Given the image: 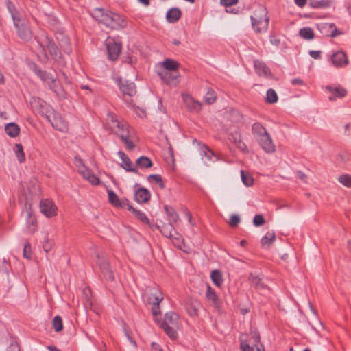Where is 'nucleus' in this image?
Instances as JSON below:
<instances>
[{
    "mask_svg": "<svg viewBox=\"0 0 351 351\" xmlns=\"http://www.w3.org/2000/svg\"><path fill=\"white\" fill-rule=\"evenodd\" d=\"M160 327L172 339L177 338L176 330L181 328V320L179 315L174 312H168L165 315Z\"/></svg>",
    "mask_w": 351,
    "mask_h": 351,
    "instance_id": "obj_1",
    "label": "nucleus"
},
{
    "mask_svg": "<svg viewBox=\"0 0 351 351\" xmlns=\"http://www.w3.org/2000/svg\"><path fill=\"white\" fill-rule=\"evenodd\" d=\"M161 66L164 71L160 73L162 80L167 84H172L176 82L178 77V70L180 68V63L173 59H165Z\"/></svg>",
    "mask_w": 351,
    "mask_h": 351,
    "instance_id": "obj_2",
    "label": "nucleus"
},
{
    "mask_svg": "<svg viewBox=\"0 0 351 351\" xmlns=\"http://www.w3.org/2000/svg\"><path fill=\"white\" fill-rule=\"evenodd\" d=\"M252 27L256 32H264L267 29L269 17L265 8L258 7L251 16Z\"/></svg>",
    "mask_w": 351,
    "mask_h": 351,
    "instance_id": "obj_3",
    "label": "nucleus"
},
{
    "mask_svg": "<svg viewBox=\"0 0 351 351\" xmlns=\"http://www.w3.org/2000/svg\"><path fill=\"white\" fill-rule=\"evenodd\" d=\"M114 133L121 137L128 149H132L134 147L132 140L135 136V132L127 122L123 121Z\"/></svg>",
    "mask_w": 351,
    "mask_h": 351,
    "instance_id": "obj_4",
    "label": "nucleus"
},
{
    "mask_svg": "<svg viewBox=\"0 0 351 351\" xmlns=\"http://www.w3.org/2000/svg\"><path fill=\"white\" fill-rule=\"evenodd\" d=\"M241 349L242 351H264L263 345L260 343V337L257 331L251 332L248 343L241 340Z\"/></svg>",
    "mask_w": 351,
    "mask_h": 351,
    "instance_id": "obj_5",
    "label": "nucleus"
},
{
    "mask_svg": "<svg viewBox=\"0 0 351 351\" xmlns=\"http://www.w3.org/2000/svg\"><path fill=\"white\" fill-rule=\"evenodd\" d=\"M40 210L43 215L47 218L58 215V208L56 204L49 199H42L40 202Z\"/></svg>",
    "mask_w": 351,
    "mask_h": 351,
    "instance_id": "obj_6",
    "label": "nucleus"
},
{
    "mask_svg": "<svg viewBox=\"0 0 351 351\" xmlns=\"http://www.w3.org/2000/svg\"><path fill=\"white\" fill-rule=\"evenodd\" d=\"M106 45L109 59L113 61L116 60L121 53V43L115 41L114 39L111 37H108L106 40Z\"/></svg>",
    "mask_w": 351,
    "mask_h": 351,
    "instance_id": "obj_7",
    "label": "nucleus"
},
{
    "mask_svg": "<svg viewBox=\"0 0 351 351\" xmlns=\"http://www.w3.org/2000/svg\"><path fill=\"white\" fill-rule=\"evenodd\" d=\"M120 90L123 93L124 100L128 104H132V97L136 95V86L133 82H124L120 84Z\"/></svg>",
    "mask_w": 351,
    "mask_h": 351,
    "instance_id": "obj_8",
    "label": "nucleus"
},
{
    "mask_svg": "<svg viewBox=\"0 0 351 351\" xmlns=\"http://www.w3.org/2000/svg\"><path fill=\"white\" fill-rule=\"evenodd\" d=\"M127 25L125 17L118 14L112 13L107 26L111 29H119Z\"/></svg>",
    "mask_w": 351,
    "mask_h": 351,
    "instance_id": "obj_9",
    "label": "nucleus"
},
{
    "mask_svg": "<svg viewBox=\"0 0 351 351\" xmlns=\"http://www.w3.org/2000/svg\"><path fill=\"white\" fill-rule=\"evenodd\" d=\"M123 121L119 119L116 114L109 113L106 119L105 127L114 133Z\"/></svg>",
    "mask_w": 351,
    "mask_h": 351,
    "instance_id": "obj_10",
    "label": "nucleus"
},
{
    "mask_svg": "<svg viewBox=\"0 0 351 351\" xmlns=\"http://www.w3.org/2000/svg\"><path fill=\"white\" fill-rule=\"evenodd\" d=\"M183 101L186 108L191 112H199L202 109V104L195 100L190 95L185 94L182 95Z\"/></svg>",
    "mask_w": 351,
    "mask_h": 351,
    "instance_id": "obj_11",
    "label": "nucleus"
},
{
    "mask_svg": "<svg viewBox=\"0 0 351 351\" xmlns=\"http://www.w3.org/2000/svg\"><path fill=\"white\" fill-rule=\"evenodd\" d=\"M112 12L102 8H95L92 11V16L97 21L104 23L106 26L110 20Z\"/></svg>",
    "mask_w": 351,
    "mask_h": 351,
    "instance_id": "obj_12",
    "label": "nucleus"
},
{
    "mask_svg": "<svg viewBox=\"0 0 351 351\" xmlns=\"http://www.w3.org/2000/svg\"><path fill=\"white\" fill-rule=\"evenodd\" d=\"M333 65L336 67L344 66L348 64L346 54L343 51H337L331 58Z\"/></svg>",
    "mask_w": 351,
    "mask_h": 351,
    "instance_id": "obj_13",
    "label": "nucleus"
},
{
    "mask_svg": "<svg viewBox=\"0 0 351 351\" xmlns=\"http://www.w3.org/2000/svg\"><path fill=\"white\" fill-rule=\"evenodd\" d=\"M97 264L105 277L109 279L113 278L112 271L110 267L109 263L106 259L104 258H99L97 261Z\"/></svg>",
    "mask_w": 351,
    "mask_h": 351,
    "instance_id": "obj_14",
    "label": "nucleus"
},
{
    "mask_svg": "<svg viewBox=\"0 0 351 351\" xmlns=\"http://www.w3.org/2000/svg\"><path fill=\"white\" fill-rule=\"evenodd\" d=\"M27 226L29 231L31 233H34L37 230L38 221L36 216L35 215L32 208H29L27 210Z\"/></svg>",
    "mask_w": 351,
    "mask_h": 351,
    "instance_id": "obj_15",
    "label": "nucleus"
},
{
    "mask_svg": "<svg viewBox=\"0 0 351 351\" xmlns=\"http://www.w3.org/2000/svg\"><path fill=\"white\" fill-rule=\"evenodd\" d=\"M259 144L262 147V148L267 152H273L275 150V146L269 136L267 134L265 135L263 138H261L258 141Z\"/></svg>",
    "mask_w": 351,
    "mask_h": 351,
    "instance_id": "obj_16",
    "label": "nucleus"
},
{
    "mask_svg": "<svg viewBox=\"0 0 351 351\" xmlns=\"http://www.w3.org/2000/svg\"><path fill=\"white\" fill-rule=\"evenodd\" d=\"M206 297L214 306H217L219 305L220 302L219 296L210 285H207L206 286Z\"/></svg>",
    "mask_w": 351,
    "mask_h": 351,
    "instance_id": "obj_17",
    "label": "nucleus"
},
{
    "mask_svg": "<svg viewBox=\"0 0 351 351\" xmlns=\"http://www.w3.org/2000/svg\"><path fill=\"white\" fill-rule=\"evenodd\" d=\"M118 154L121 160V166L127 171H134V165L128 156L123 152H119Z\"/></svg>",
    "mask_w": 351,
    "mask_h": 351,
    "instance_id": "obj_18",
    "label": "nucleus"
},
{
    "mask_svg": "<svg viewBox=\"0 0 351 351\" xmlns=\"http://www.w3.org/2000/svg\"><path fill=\"white\" fill-rule=\"evenodd\" d=\"M150 199V193L148 190L141 188L136 191L135 193V199L138 203H146Z\"/></svg>",
    "mask_w": 351,
    "mask_h": 351,
    "instance_id": "obj_19",
    "label": "nucleus"
},
{
    "mask_svg": "<svg viewBox=\"0 0 351 351\" xmlns=\"http://www.w3.org/2000/svg\"><path fill=\"white\" fill-rule=\"evenodd\" d=\"M80 173L92 185L97 186L100 183L99 179L88 169L80 170Z\"/></svg>",
    "mask_w": 351,
    "mask_h": 351,
    "instance_id": "obj_20",
    "label": "nucleus"
},
{
    "mask_svg": "<svg viewBox=\"0 0 351 351\" xmlns=\"http://www.w3.org/2000/svg\"><path fill=\"white\" fill-rule=\"evenodd\" d=\"M108 201L115 208H122L124 205L123 202L112 190H108Z\"/></svg>",
    "mask_w": 351,
    "mask_h": 351,
    "instance_id": "obj_21",
    "label": "nucleus"
},
{
    "mask_svg": "<svg viewBox=\"0 0 351 351\" xmlns=\"http://www.w3.org/2000/svg\"><path fill=\"white\" fill-rule=\"evenodd\" d=\"M181 14V11L178 8H171L167 13V20L169 23H175L180 19Z\"/></svg>",
    "mask_w": 351,
    "mask_h": 351,
    "instance_id": "obj_22",
    "label": "nucleus"
},
{
    "mask_svg": "<svg viewBox=\"0 0 351 351\" xmlns=\"http://www.w3.org/2000/svg\"><path fill=\"white\" fill-rule=\"evenodd\" d=\"M164 209L168 217V220L171 224L176 223L178 221L179 215L173 208L169 206H165Z\"/></svg>",
    "mask_w": 351,
    "mask_h": 351,
    "instance_id": "obj_23",
    "label": "nucleus"
},
{
    "mask_svg": "<svg viewBox=\"0 0 351 351\" xmlns=\"http://www.w3.org/2000/svg\"><path fill=\"white\" fill-rule=\"evenodd\" d=\"M254 66L256 73L259 75L265 77L270 75V71L264 63L259 61H256L254 62Z\"/></svg>",
    "mask_w": 351,
    "mask_h": 351,
    "instance_id": "obj_24",
    "label": "nucleus"
},
{
    "mask_svg": "<svg viewBox=\"0 0 351 351\" xmlns=\"http://www.w3.org/2000/svg\"><path fill=\"white\" fill-rule=\"evenodd\" d=\"M5 132L10 137H16L20 132V128L16 123H11L6 125L5 128Z\"/></svg>",
    "mask_w": 351,
    "mask_h": 351,
    "instance_id": "obj_25",
    "label": "nucleus"
},
{
    "mask_svg": "<svg viewBox=\"0 0 351 351\" xmlns=\"http://www.w3.org/2000/svg\"><path fill=\"white\" fill-rule=\"evenodd\" d=\"M210 278L213 282L216 287H220L223 285V276L219 270L215 269L212 271L210 274Z\"/></svg>",
    "mask_w": 351,
    "mask_h": 351,
    "instance_id": "obj_26",
    "label": "nucleus"
},
{
    "mask_svg": "<svg viewBox=\"0 0 351 351\" xmlns=\"http://www.w3.org/2000/svg\"><path fill=\"white\" fill-rule=\"evenodd\" d=\"M128 209L129 211L132 212L135 215V217H137L141 222L145 224H149V220L145 213H142L138 210H136L132 206H128Z\"/></svg>",
    "mask_w": 351,
    "mask_h": 351,
    "instance_id": "obj_27",
    "label": "nucleus"
},
{
    "mask_svg": "<svg viewBox=\"0 0 351 351\" xmlns=\"http://www.w3.org/2000/svg\"><path fill=\"white\" fill-rule=\"evenodd\" d=\"M252 132L257 137L258 141L261 138H263L265 135L267 134V132L265 128L260 123H254L252 126Z\"/></svg>",
    "mask_w": 351,
    "mask_h": 351,
    "instance_id": "obj_28",
    "label": "nucleus"
},
{
    "mask_svg": "<svg viewBox=\"0 0 351 351\" xmlns=\"http://www.w3.org/2000/svg\"><path fill=\"white\" fill-rule=\"evenodd\" d=\"M276 235L274 232H268L261 239V245L263 247L270 246L275 241Z\"/></svg>",
    "mask_w": 351,
    "mask_h": 351,
    "instance_id": "obj_29",
    "label": "nucleus"
},
{
    "mask_svg": "<svg viewBox=\"0 0 351 351\" xmlns=\"http://www.w3.org/2000/svg\"><path fill=\"white\" fill-rule=\"evenodd\" d=\"M14 151L19 162L25 161V155L21 144L17 143L14 146Z\"/></svg>",
    "mask_w": 351,
    "mask_h": 351,
    "instance_id": "obj_30",
    "label": "nucleus"
},
{
    "mask_svg": "<svg viewBox=\"0 0 351 351\" xmlns=\"http://www.w3.org/2000/svg\"><path fill=\"white\" fill-rule=\"evenodd\" d=\"M331 0L311 1L310 5L313 8H326L331 5Z\"/></svg>",
    "mask_w": 351,
    "mask_h": 351,
    "instance_id": "obj_31",
    "label": "nucleus"
},
{
    "mask_svg": "<svg viewBox=\"0 0 351 351\" xmlns=\"http://www.w3.org/2000/svg\"><path fill=\"white\" fill-rule=\"evenodd\" d=\"M299 35L305 40H312L314 38V32L311 27L300 29Z\"/></svg>",
    "mask_w": 351,
    "mask_h": 351,
    "instance_id": "obj_32",
    "label": "nucleus"
},
{
    "mask_svg": "<svg viewBox=\"0 0 351 351\" xmlns=\"http://www.w3.org/2000/svg\"><path fill=\"white\" fill-rule=\"evenodd\" d=\"M241 175L242 182L246 186H252L253 185L254 178L250 173L244 171H241Z\"/></svg>",
    "mask_w": 351,
    "mask_h": 351,
    "instance_id": "obj_33",
    "label": "nucleus"
},
{
    "mask_svg": "<svg viewBox=\"0 0 351 351\" xmlns=\"http://www.w3.org/2000/svg\"><path fill=\"white\" fill-rule=\"evenodd\" d=\"M147 180L151 183L157 184L160 189L165 188L164 182L160 175H150L147 177Z\"/></svg>",
    "mask_w": 351,
    "mask_h": 351,
    "instance_id": "obj_34",
    "label": "nucleus"
},
{
    "mask_svg": "<svg viewBox=\"0 0 351 351\" xmlns=\"http://www.w3.org/2000/svg\"><path fill=\"white\" fill-rule=\"evenodd\" d=\"M233 143L235 146L241 152H247V148L245 143L241 138L240 134L237 135V136L234 137Z\"/></svg>",
    "mask_w": 351,
    "mask_h": 351,
    "instance_id": "obj_35",
    "label": "nucleus"
},
{
    "mask_svg": "<svg viewBox=\"0 0 351 351\" xmlns=\"http://www.w3.org/2000/svg\"><path fill=\"white\" fill-rule=\"evenodd\" d=\"M136 164L141 168H149L152 166V162L151 160L146 156L140 157L137 161Z\"/></svg>",
    "mask_w": 351,
    "mask_h": 351,
    "instance_id": "obj_36",
    "label": "nucleus"
},
{
    "mask_svg": "<svg viewBox=\"0 0 351 351\" xmlns=\"http://www.w3.org/2000/svg\"><path fill=\"white\" fill-rule=\"evenodd\" d=\"M162 300V294L160 292H156L150 296L149 302V303L152 304L153 306H159L160 302Z\"/></svg>",
    "mask_w": 351,
    "mask_h": 351,
    "instance_id": "obj_37",
    "label": "nucleus"
},
{
    "mask_svg": "<svg viewBox=\"0 0 351 351\" xmlns=\"http://www.w3.org/2000/svg\"><path fill=\"white\" fill-rule=\"evenodd\" d=\"M278 95L276 91L273 89H269L267 92L266 102L269 104H274L278 101Z\"/></svg>",
    "mask_w": 351,
    "mask_h": 351,
    "instance_id": "obj_38",
    "label": "nucleus"
},
{
    "mask_svg": "<svg viewBox=\"0 0 351 351\" xmlns=\"http://www.w3.org/2000/svg\"><path fill=\"white\" fill-rule=\"evenodd\" d=\"M202 149L203 156L208 160H211L213 157H215L217 160H218L217 156L209 147L206 145H203Z\"/></svg>",
    "mask_w": 351,
    "mask_h": 351,
    "instance_id": "obj_39",
    "label": "nucleus"
},
{
    "mask_svg": "<svg viewBox=\"0 0 351 351\" xmlns=\"http://www.w3.org/2000/svg\"><path fill=\"white\" fill-rule=\"evenodd\" d=\"M53 327L54 330L59 332L63 329V324L62 318L60 316H56L53 319Z\"/></svg>",
    "mask_w": 351,
    "mask_h": 351,
    "instance_id": "obj_40",
    "label": "nucleus"
},
{
    "mask_svg": "<svg viewBox=\"0 0 351 351\" xmlns=\"http://www.w3.org/2000/svg\"><path fill=\"white\" fill-rule=\"evenodd\" d=\"M339 182L343 186L350 188L351 187V176L348 174H343L338 178Z\"/></svg>",
    "mask_w": 351,
    "mask_h": 351,
    "instance_id": "obj_41",
    "label": "nucleus"
},
{
    "mask_svg": "<svg viewBox=\"0 0 351 351\" xmlns=\"http://www.w3.org/2000/svg\"><path fill=\"white\" fill-rule=\"evenodd\" d=\"M204 99L205 101L208 104H213L216 100V95L215 91L212 89H209L204 97Z\"/></svg>",
    "mask_w": 351,
    "mask_h": 351,
    "instance_id": "obj_42",
    "label": "nucleus"
},
{
    "mask_svg": "<svg viewBox=\"0 0 351 351\" xmlns=\"http://www.w3.org/2000/svg\"><path fill=\"white\" fill-rule=\"evenodd\" d=\"M326 27L328 29V32H330L329 36L331 37H335L342 34L341 32L337 29L335 25L333 23L327 24Z\"/></svg>",
    "mask_w": 351,
    "mask_h": 351,
    "instance_id": "obj_43",
    "label": "nucleus"
},
{
    "mask_svg": "<svg viewBox=\"0 0 351 351\" xmlns=\"http://www.w3.org/2000/svg\"><path fill=\"white\" fill-rule=\"evenodd\" d=\"M326 27L328 29V32H330L329 36L331 37H335L342 34L341 32L337 29L335 25L333 23L327 24Z\"/></svg>",
    "mask_w": 351,
    "mask_h": 351,
    "instance_id": "obj_44",
    "label": "nucleus"
},
{
    "mask_svg": "<svg viewBox=\"0 0 351 351\" xmlns=\"http://www.w3.org/2000/svg\"><path fill=\"white\" fill-rule=\"evenodd\" d=\"M326 27L328 29V32H330L329 36L331 37H335L342 34L341 32L337 29L335 25L333 23L327 24Z\"/></svg>",
    "mask_w": 351,
    "mask_h": 351,
    "instance_id": "obj_45",
    "label": "nucleus"
},
{
    "mask_svg": "<svg viewBox=\"0 0 351 351\" xmlns=\"http://www.w3.org/2000/svg\"><path fill=\"white\" fill-rule=\"evenodd\" d=\"M328 89L337 97H343L346 95V90L341 87L331 88L328 87Z\"/></svg>",
    "mask_w": 351,
    "mask_h": 351,
    "instance_id": "obj_46",
    "label": "nucleus"
},
{
    "mask_svg": "<svg viewBox=\"0 0 351 351\" xmlns=\"http://www.w3.org/2000/svg\"><path fill=\"white\" fill-rule=\"evenodd\" d=\"M23 256L27 259H30L32 257V248L29 243H27L24 246Z\"/></svg>",
    "mask_w": 351,
    "mask_h": 351,
    "instance_id": "obj_47",
    "label": "nucleus"
},
{
    "mask_svg": "<svg viewBox=\"0 0 351 351\" xmlns=\"http://www.w3.org/2000/svg\"><path fill=\"white\" fill-rule=\"evenodd\" d=\"M132 108V110L140 117L145 116V110L135 106L134 103L132 102V104H128Z\"/></svg>",
    "mask_w": 351,
    "mask_h": 351,
    "instance_id": "obj_48",
    "label": "nucleus"
},
{
    "mask_svg": "<svg viewBox=\"0 0 351 351\" xmlns=\"http://www.w3.org/2000/svg\"><path fill=\"white\" fill-rule=\"evenodd\" d=\"M265 223L263 217L261 215H256L254 218V224L256 226H261Z\"/></svg>",
    "mask_w": 351,
    "mask_h": 351,
    "instance_id": "obj_49",
    "label": "nucleus"
},
{
    "mask_svg": "<svg viewBox=\"0 0 351 351\" xmlns=\"http://www.w3.org/2000/svg\"><path fill=\"white\" fill-rule=\"evenodd\" d=\"M240 222V219L237 215H232L230 217L229 221V225L232 227H234L237 226V224Z\"/></svg>",
    "mask_w": 351,
    "mask_h": 351,
    "instance_id": "obj_50",
    "label": "nucleus"
},
{
    "mask_svg": "<svg viewBox=\"0 0 351 351\" xmlns=\"http://www.w3.org/2000/svg\"><path fill=\"white\" fill-rule=\"evenodd\" d=\"M237 3L238 0H220V3L225 7L232 6Z\"/></svg>",
    "mask_w": 351,
    "mask_h": 351,
    "instance_id": "obj_51",
    "label": "nucleus"
},
{
    "mask_svg": "<svg viewBox=\"0 0 351 351\" xmlns=\"http://www.w3.org/2000/svg\"><path fill=\"white\" fill-rule=\"evenodd\" d=\"M270 42L272 45L275 46H278L280 43V40L278 36L272 35L270 37Z\"/></svg>",
    "mask_w": 351,
    "mask_h": 351,
    "instance_id": "obj_52",
    "label": "nucleus"
},
{
    "mask_svg": "<svg viewBox=\"0 0 351 351\" xmlns=\"http://www.w3.org/2000/svg\"><path fill=\"white\" fill-rule=\"evenodd\" d=\"M291 84L293 86H303L304 84V81L300 78L293 79L291 81Z\"/></svg>",
    "mask_w": 351,
    "mask_h": 351,
    "instance_id": "obj_53",
    "label": "nucleus"
},
{
    "mask_svg": "<svg viewBox=\"0 0 351 351\" xmlns=\"http://www.w3.org/2000/svg\"><path fill=\"white\" fill-rule=\"evenodd\" d=\"M7 351H19V347L16 343H12L8 347Z\"/></svg>",
    "mask_w": 351,
    "mask_h": 351,
    "instance_id": "obj_54",
    "label": "nucleus"
},
{
    "mask_svg": "<svg viewBox=\"0 0 351 351\" xmlns=\"http://www.w3.org/2000/svg\"><path fill=\"white\" fill-rule=\"evenodd\" d=\"M310 56L314 59H318L320 57V51H311Z\"/></svg>",
    "mask_w": 351,
    "mask_h": 351,
    "instance_id": "obj_55",
    "label": "nucleus"
},
{
    "mask_svg": "<svg viewBox=\"0 0 351 351\" xmlns=\"http://www.w3.org/2000/svg\"><path fill=\"white\" fill-rule=\"evenodd\" d=\"M295 3L299 7H303L306 3V0H295Z\"/></svg>",
    "mask_w": 351,
    "mask_h": 351,
    "instance_id": "obj_56",
    "label": "nucleus"
},
{
    "mask_svg": "<svg viewBox=\"0 0 351 351\" xmlns=\"http://www.w3.org/2000/svg\"><path fill=\"white\" fill-rule=\"evenodd\" d=\"M173 243L178 247H179L180 249H182V241H180L178 239H176L175 240L174 239L173 240Z\"/></svg>",
    "mask_w": 351,
    "mask_h": 351,
    "instance_id": "obj_57",
    "label": "nucleus"
},
{
    "mask_svg": "<svg viewBox=\"0 0 351 351\" xmlns=\"http://www.w3.org/2000/svg\"><path fill=\"white\" fill-rule=\"evenodd\" d=\"M158 308H159V306H153L152 307V313L154 314V315H157L158 313Z\"/></svg>",
    "mask_w": 351,
    "mask_h": 351,
    "instance_id": "obj_58",
    "label": "nucleus"
},
{
    "mask_svg": "<svg viewBox=\"0 0 351 351\" xmlns=\"http://www.w3.org/2000/svg\"><path fill=\"white\" fill-rule=\"evenodd\" d=\"M185 211H186V215L188 217L189 221L190 223H191V221H192V215H191V213L189 212V210L188 209H186Z\"/></svg>",
    "mask_w": 351,
    "mask_h": 351,
    "instance_id": "obj_59",
    "label": "nucleus"
},
{
    "mask_svg": "<svg viewBox=\"0 0 351 351\" xmlns=\"http://www.w3.org/2000/svg\"><path fill=\"white\" fill-rule=\"evenodd\" d=\"M138 1L145 6H147L149 5V0H138Z\"/></svg>",
    "mask_w": 351,
    "mask_h": 351,
    "instance_id": "obj_60",
    "label": "nucleus"
},
{
    "mask_svg": "<svg viewBox=\"0 0 351 351\" xmlns=\"http://www.w3.org/2000/svg\"><path fill=\"white\" fill-rule=\"evenodd\" d=\"M48 349L49 351H60V350L55 346H48Z\"/></svg>",
    "mask_w": 351,
    "mask_h": 351,
    "instance_id": "obj_61",
    "label": "nucleus"
},
{
    "mask_svg": "<svg viewBox=\"0 0 351 351\" xmlns=\"http://www.w3.org/2000/svg\"><path fill=\"white\" fill-rule=\"evenodd\" d=\"M58 130H64V129L66 128V126L65 124H64L61 127H58L57 125L55 126Z\"/></svg>",
    "mask_w": 351,
    "mask_h": 351,
    "instance_id": "obj_62",
    "label": "nucleus"
},
{
    "mask_svg": "<svg viewBox=\"0 0 351 351\" xmlns=\"http://www.w3.org/2000/svg\"><path fill=\"white\" fill-rule=\"evenodd\" d=\"M247 242L245 241V240H242L241 242H240V245L241 246H245L247 245Z\"/></svg>",
    "mask_w": 351,
    "mask_h": 351,
    "instance_id": "obj_63",
    "label": "nucleus"
},
{
    "mask_svg": "<svg viewBox=\"0 0 351 351\" xmlns=\"http://www.w3.org/2000/svg\"><path fill=\"white\" fill-rule=\"evenodd\" d=\"M3 82V76L0 73V82Z\"/></svg>",
    "mask_w": 351,
    "mask_h": 351,
    "instance_id": "obj_64",
    "label": "nucleus"
}]
</instances>
